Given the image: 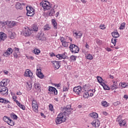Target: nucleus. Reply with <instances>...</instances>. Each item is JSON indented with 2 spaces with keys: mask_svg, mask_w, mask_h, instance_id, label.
Wrapping results in <instances>:
<instances>
[{
  "mask_svg": "<svg viewBox=\"0 0 128 128\" xmlns=\"http://www.w3.org/2000/svg\"><path fill=\"white\" fill-rule=\"evenodd\" d=\"M119 124L120 126H124L126 124V120H122Z\"/></svg>",
  "mask_w": 128,
  "mask_h": 128,
  "instance_id": "obj_37",
  "label": "nucleus"
},
{
  "mask_svg": "<svg viewBox=\"0 0 128 128\" xmlns=\"http://www.w3.org/2000/svg\"><path fill=\"white\" fill-rule=\"evenodd\" d=\"M36 38H38L40 40H41V42L44 40V34L42 32L38 34Z\"/></svg>",
  "mask_w": 128,
  "mask_h": 128,
  "instance_id": "obj_14",
  "label": "nucleus"
},
{
  "mask_svg": "<svg viewBox=\"0 0 128 128\" xmlns=\"http://www.w3.org/2000/svg\"><path fill=\"white\" fill-rule=\"evenodd\" d=\"M74 92L77 94L78 96L80 94V92H82V86H78L74 87L73 89Z\"/></svg>",
  "mask_w": 128,
  "mask_h": 128,
  "instance_id": "obj_8",
  "label": "nucleus"
},
{
  "mask_svg": "<svg viewBox=\"0 0 128 128\" xmlns=\"http://www.w3.org/2000/svg\"><path fill=\"white\" fill-rule=\"evenodd\" d=\"M10 116L12 118H14V120H18V116L14 113L11 114Z\"/></svg>",
  "mask_w": 128,
  "mask_h": 128,
  "instance_id": "obj_43",
  "label": "nucleus"
},
{
  "mask_svg": "<svg viewBox=\"0 0 128 128\" xmlns=\"http://www.w3.org/2000/svg\"><path fill=\"white\" fill-rule=\"evenodd\" d=\"M30 30L32 31V32H36L38 30V26L36 24H34L32 26Z\"/></svg>",
  "mask_w": 128,
  "mask_h": 128,
  "instance_id": "obj_19",
  "label": "nucleus"
},
{
  "mask_svg": "<svg viewBox=\"0 0 128 128\" xmlns=\"http://www.w3.org/2000/svg\"><path fill=\"white\" fill-rule=\"evenodd\" d=\"M10 118L8 117V116H4L3 118V120H4V122H7V124L8 122V121L10 120Z\"/></svg>",
  "mask_w": 128,
  "mask_h": 128,
  "instance_id": "obj_38",
  "label": "nucleus"
},
{
  "mask_svg": "<svg viewBox=\"0 0 128 128\" xmlns=\"http://www.w3.org/2000/svg\"><path fill=\"white\" fill-rule=\"evenodd\" d=\"M16 94H18V96H22V92H17Z\"/></svg>",
  "mask_w": 128,
  "mask_h": 128,
  "instance_id": "obj_64",
  "label": "nucleus"
},
{
  "mask_svg": "<svg viewBox=\"0 0 128 128\" xmlns=\"http://www.w3.org/2000/svg\"><path fill=\"white\" fill-rule=\"evenodd\" d=\"M33 52L34 54L38 55L40 54V49L35 48Z\"/></svg>",
  "mask_w": 128,
  "mask_h": 128,
  "instance_id": "obj_31",
  "label": "nucleus"
},
{
  "mask_svg": "<svg viewBox=\"0 0 128 128\" xmlns=\"http://www.w3.org/2000/svg\"><path fill=\"white\" fill-rule=\"evenodd\" d=\"M6 38H8V36H6V33L2 32H0V42H2V40L4 41L5 40H6Z\"/></svg>",
  "mask_w": 128,
  "mask_h": 128,
  "instance_id": "obj_10",
  "label": "nucleus"
},
{
  "mask_svg": "<svg viewBox=\"0 0 128 128\" xmlns=\"http://www.w3.org/2000/svg\"><path fill=\"white\" fill-rule=\"evenodd\" d=\"M0 94L1 96H8V89L6 86L0 87Z\"/></svg>",
  "mask_w": 128,
  "mask_h": 128,
  "instance_id": "obj_5",
  "label": "nucleus"
},
{
  "mask_svg": "<svg viewBox=\"0 0 128 128\" xmlns=\"http://www.w3.org/2000/svg\"><path fill=\"white\" fill-rule=\"evenodd\" d=\"M28 86H27V88L28 90H30L32 88V84L30 82H26Z\"/></svg>",
  "mask_w": 128,
  "mask_h": 128,
  "instance_id": "obj_30",
  "label": "nucleus"
},
{
  "mask_svg": "<svg viewBox=\"0 0 128 128\" xmlns=\"http://www.w3.org/2000/svg\"><path fill=\"white\" fill-rule=\"evenodd\" d=\"M113 82H114V84L111 85L110 86V90H116L118 88V84H116L118 82H116V81H114Z\"/></svg>",
  "mask_w": 128,
  "mask_h": 128,
  "instance_id": "obj_21",
  "label": "nucleus"
},
{
  "mask_svg": "<svg viewBox=\"0 0 128 128\" xmlns=\"http://www.w3.org/2000/svg\"><path fill=\"white\" fill-rule=\"evenodd\" d=\"M8 124H9V126H14V122L12 120V119L9 120Z\"/></svg>",
  "mask_w": 128,
  "mask_h": 128,
  "instance_id": "obj_34",
  "label": "nucleus"
},
{
  "mask_svg": "<svg viewBox=\"0 0 128 128\" xmlns=\"http://www.w3.org/2000/svg\"><path fill=\"white\" fill-rule=\"evenodd\" d=\"M122 117H120V116H119L116 119V122H118L119 124L122 122Z\"/></svg>",
  "mask_w": 128,
  "mask_h": 128,
  "instance_id": "obj_45",
  "label": "nucleus"
},
{
  "mask_svg": "<svg viewBox=\"0 0 128 128\" xmlns=\"http://www.w3.org/2000/svg\"><path fill=\"white\" fill-rule=\"evenodd\" d=\"M90 115L92 118L96 119L98 118V114L96 112L90 113Z\"/></svg>",
  "mask_w": 128,
  "mask_h": 128,
  "instance_id": "obj_26",
  "label": "nucleus"
},
{
  "mask_svg": "<svg viewBox=\"0 0 128 128\" xmlns=\"http://www.w3.org/2000/svg\"><path fill=\"white\" fill-rule=\"evenodd\" d=\"M26 10H27L26 15L28 16H32L34 14V9L32 6L26 7Z\"/></svg>",
  "mask_w": 128,
  "mask_h": 128,
  "instance_id": "obj_4",
  "label": "nucleus"
},
{
  "mask_svg": "<svg viewBox=\"0 0 128 128\" xmlns=\"http://www.w3.org/2000/svg\"><path fill=\"white\" fill-rule=\"evenodd\" d=\"M112 36H113V38H118L120 36V34H118V32H112Z\"/></svg>",
  "mask_w": 128,
  "mask_h": 128,
  "instance_id": "obj_28",
  "label": "nucleus"
},
{
  "mask_svg": "<svg viewBox=\"0 0 128 128\" xmlns=\"http://www.w3.org/2000/svg\"><path fill=\"white\" fill-rule=\"evenodd\" d=\"M112 44H114V46H116V38H112Z\"/></svg>",
  "mask_w": 128,
  "mask_h": 128,
  "instance_id": "obj_48",
  "label": "nucleus"
},
{
  "mask_svg": "<svg viewBox=\"0 0 128 128\" xmlns=\"http://www.w3.org/2000/svg\"><path fill=\"white\" fill-rule=\"evenodd\" d=\"M48 91L50 92H54L55 96H56V94H58V90H56V88L54 87L50 86Z\"/></svg>",
  "mask_w": 128,
  "mask_h": 128,
  "instance_id": "obj_13",
  "label": "nucleus"
},
{
  "mask_svg": "<svg viewBox=\"0 0 128 128\" xmlns=\"http://www.w3.org/2000/svg\"><path fill=\"white\" fill-rule=\"evenodd\" d=\"M122 88H126V86H128V84H126V82H122Z\"/></svg>",
  "mask_w": 128,
  "mask_h": 128,
  "instance_id": "obj_49",
  "label": "nucleus"
},
{
  "mask_svg": "<svg viewBox=\"0 0 128 128\" xmlns=\"http://www.w3.org/2000/svg\"><path fill=\"white\" fill-rule=\"evenodd\" d=\"M92 124L93 126H94V128H98V126L100 124V120H97L93 121L92 122Z\"/></svg>",
  "mask_w": 128,
  "mask_h": 128,
  "instance_id": "obj_16",
  "label": "nucleus"
},
{
  "mask_svg": "<svg viewBox=\"0 0 128 128\" xmlns=\"http://www.w3.org/2000/svg\"><path fill=\"white\" fill-rule=\"evenodd\" d=\"M50 56H56V54L54 52L50 53Z\"/></svg>",
  "mask_w": 128,
  "mask_h": 128,
  "instance_id": "obj_61",
  "label": "nucleus"
},
{
  "mask_svg": "<svg viewBox=\"0 0 128 128\" xmlns=\"http://www.w3.org/2000/svg\"><path fill=\"white\" fill-rule=\"evenodd\" d=\"M15 7L17 10H22V4L20 2H16V4L15 5Z\"/></svg>",
  "mask_w": 128,
  "mask_h": 128,
  "instance_id": "obj_25",
  "label": "nucleus"
},
{
  "mask_svg": "<svg viewBox=\"0 0 128 128\" xmlns=\"http://www.w3.org/2000/svg\"><path fill=\"white\" fill-rule=\"evenodd\" d=\"M23 34L24 36H30L32 34V30L28 28H24L23 30Z\"/></svg>",
  "mask_w": 128,
  "mask_h": 128,
  "instance_id": "obj_6",
  "label": "nucleus"
},
{
  "mask_svg": "<svg viewBox=\"0 0 128 128\" xmlns=\"http://www.w3.org/2000/svg\"><path fill=\"white\" fill-rule=\"evenodd\" d=\"M4 100V98H2L0 97V102H1L2 104H3Z\"/></svg>",
  "mask_w": 128,
  "mask_h": 128,
  "instance_id": "obj_60",
  "label": "nucleus"
},
{
  "mask_svg": "<svg viewBox=\"0 0 128 128\" xmlns=\"http://www.w3.org/2000/svg\"><path fill=\"white\" fill-rule=\"evenodd\" d=\"M4 72L5 74H8V72L6 70H4Z\"/></svg>",
  "mask_w": 128,
  "mask_h": 128,
  "instance_id": "obj_63",
  "label": "nucleus"
},
{
  "mask_svg": "<svg viewBox=\"0 0 128 128\" xmlns=\"http://www.w3.org/2000/svg\"><path fill=\"white\" fill-rule=\"evenodd\" d=\"M101 104L102 106H104L105 108H106L108 106V102L106 101H102Z\"/></svg>",
  "mask_w": 128,
  "mask_h": 128,
  "instance_id": "obj_35",
  "label": "nucleus"
},
{
  "mask_svg": "<svg viewBox=\"0 0 128 128\" xmlns=\"http://www.w3.org/2000/svg\"><path fill=\"white\" fill-rule=\"evenodd\" d=\"M62 46L64 48H68V42L65 41L62 42Z\"/></svg>",
  "mask_w": 128,
  "mask_h": 128,
  "instance_id": "obj_39",
  "label": "nucleus"
},
{
  "mask_svg": "<svg viewBox=\"0 0 128 128\" xmlns=\"http://www.w3.org/2000/svg\"><path fill=\"white\" fill-rule=\"evenodd\" d=\"M6 24L9 28H14L16 26V22L14 21H6Z\"/></svg>",
  "mask_w": 128,
  "mask_h": 128,
  "instance_id": "obj_15",
  "label": "nucleus"
},
{
  "mask_svg": "<svg viewBox=\"0 0 128 128\" xmlns=\"http://www.w3.org/2000/svg\"><path fill=\"white\" fill-rule=\"evenodd\" d=\"M40 6L43 8L44 11L48 10H50L52 8V4L48 1H42L40 3Z\"/></svg>",
  "mask_w": 128,
  "mask_h": 128,
  "instance_id": "obj_2",
  "label": "nucleus"
},
{
  "mask_svg": "<svg viewBox=\"0 0 128 128\" xmlns=\"http://www.w3.org/2000/svg\"><path fill=\"white\" fill-rule=\"evenodd\" d=\"M48 110H50V112H52L54 113V106H52V104H49Z\"/></svg>",
  "mask_w": 128,
  "mask_h": 128,
  "instance_id": "obj_33",
  "label": "nucleus"
},
{
  "mask_svg": "<svg viewBox=\"0 0 128 128\" xmlns=\"http://www.w3.org/2000/svg\"><path fill=\"white\" fill-rule=\"evenodd\" d=\"M10 54L8 52V51L6 50L4 54H3V56H5L6 58H7V56H9L10 55Z\"/></svg>",
  "mask_w": 128,
  "mask_h": 128,
  "instance_id": "obj_42",
  "label": "nucleus"
},
{
  "mask_svg": "<svg viewBox=\"0 0 128 128\" xmlns=\"http://www.w3.org/2000/svg\"><path fill=\"white\" fill-rule=\"evenodd\" d=\"M24 76H27L28 78H32V72L30 70H27L24 74Z\"/></svg>",
  "mask_w": 128,
  "mask_h": 128,
  "instance_id": "obj_11",
  "label": "nucleus"
},
{
  "mask_svg": "<svg viewBox=\"0 0 128 128\" xmlns=\"http://www.w3.org/2000/svg\"><path fill=\"white\" fill-rule=\"evenodd\" d=\"M69 48L72 54H78L80 48L74 44H70Z\"/></svg>",
  "mask_w": 128,
  "mask_h": 128,
  "instance_id": "obj_3",
  "label": "nucleus"
},
{
  "mask_svg": "<svg viewBox=\"0 0 128 128\" xmlns=\"http://www.w3.org/2000/svg\"><path fill=\"white\" fill-rule=\"evenodd\" d=\"M66 112L60 113V114H58L55 120L56 124H60L62 122H64L66 120Z\"/></svg>",
  "mask_w": 128,
  "mask_h": 128,
  "instance_id": "obj_1",
  "label": "nucleus"
},
{
  "mask_svg": "<svg viewBox=\"0 0 128 128\" xmlns=\"http://www.w3.org/2000/svg\"><path fill=\"white\" fill-rule=\"evenodd\" d=\"M64 110L66 112H70L72 110V106L70 104L67 105L64 108Z\"/></svg>",
  "mask_w": 128,
  "mask_h": 128,
  "instance_id": "obj_20",
  "label": "nucleus"
},
{
  "mask_svg": "<svg viewBox=\"0 0 128 128\" xmlns=\"http://www.w3.org/2000/svg\"><path fill=\"white\" fill-rule=\"evenodd\" d=\"M32 108H33L34 112H38V107L32 106Z\"/></svg>",
  "mask_w": 128,
  "mask_h": 128,
  "instance_id": "obj_40",
  "label": "nucleus"
},
{
  "mask_svg": "<svg viewBox=\"0 0 128 128\" xmlns=\"http://www.w3.org/2000/svg\"><path fill=\"white\" fill-rule=\"evenodd\" d=\"M56 58H59V60H62V58L66 60V56L64 54H58L56 56Z\"/></svg>",
  "mask_w": 128,
  "mask_h": 128,
  "instance_id": "obj_18",
  "label": "nucleus"
},
{
  "mask_svg": "<svg viewBox=\"0 0 128 128\" xmlns=\"http://www.w3.org/2000/svg\"><path fill=\"white\" fill-rule=\"evenodd\" d=\"M50 28H51L50 26V24H46V25H44L43 28V30H44V32H48L50 30Z\"/></svg>",
  "mask_w": 128,
  "mask_h": 128,
  "instance_id": "obj_22",
  "label": "nucleus"
},
{
  "mask_svg": "<svg viewBox=\"0 0 128 128\" xmlns=\"http://www.w3.org/2000/svg\"><path fill=\"white\" fill-rule=\"evenodd\" d=\"M53 66L55 68V70H58L60 68V62L58 61H53L52 62Z\"/></svg>",
  "mask_w": 128,
  "mask_h": 128,
  "instance_id": "obj_9",
  "label": "nucleus"
},
{
  "mask_svg": "<svg viewBox=\"0 0 128 128\" xmlns=\"http://www.w3.org/2000/svg\"><path fill=\"white\" fill-rule=\"evenodd\" d=\"M18 98V97H16V96H12V100H14V102H15L16 103V102H18V100H16V99Z\"/></svg>",
  "mask_w": 128,
  "mask_h": 128,
  "instance_id": "obj_51",
  "label": "nucleus"
},
{
  "mask_svg": "<svg viewBox=\"0 0 128 128\" xmlns=\"http://www.w3.org/2000/svg\"><path fill=\"white\" fill-rule=\"evenodd\" d=\"M97 80L98 82H99V84H100L102 86V84H104V82H102V80H102V78L100 76H98L96 77Z\"/></svg>",
  "mask_w": 128,
  "mask_h": 128,
  "instance_id": "obj_29",
  "label": "nucleus"
},
{
  "mask_svg": "<svg viewBox=\"0 0 128 128\" xmlns=\"http://www.w3.org/2000/svg\"><path fill=\"white\" fill-rule=\"evenodd\" d=\"M27 58H28V60H34V58L32 56H27Z\"/></svg>",
  "mask_w": 128,
  "mask_h": 128,
  "instance_id": "obj_59",
  "label": "nucleus"
},
{
  "mask_svg": "<svg viewBox=\"0 0 128 128\" xmlns=\"http://www.w3.org/2000/svg\"><path fill=\"white\" fill-rule=\"evenodd\" d=\"M7 50L9 54H12V48H8Z\"/></svg>",
  "mask_w": 128,
  "mask_h": 128,
  "instance_id": "obj_50",
  "label": "nucleus"
},
{
  "mask_svg": "<svg viewBox=\"0 0 128 128\" xmlns=\"http://www.w3.org/2000/svg\"><path fill=\"white\" fill-rule=\"evenodd\" d=\"M17 106L20 108H22L23 110H26V106L22 104L18 101H16V102Z\"/></svg>",
  "mask_w": 128,
  "mask_h": 128,
  "instance_id": "obj_24",
  "label": "nucleus"
},
{
  "mask_svg": "<svg viewBox=\"0 0 128 128\" xmlns=\"http://www.w3.org/2000/svg\"><path fill=\"white\" fill-rule=\"evenodd\" d=\"M119 104H120V102L117 101L116 102H114L113 103V105L114 106H118Z\"/></svg>",
  "mask_w": 128,
  "mask_h": 128,
  "instance_id": "obj_47",
  "label": "nucleus"
},
{
  "mask_svg": "<svg viewBox=\"0 0 128 128\" xmlns=\"http://www.w3.org/2000/svg\"><path fill=\"white\" fill-rule=\"evenodd\" d=\"M60 40L62 43L64 42H66V41H64V37H60Z\"/></svg>",
  "mask_w": 128,
  "mask_h": 128,
  "instance_id": "obj_53",
  "label": "nucleus"
},
{
  "mask_svg": "<svg viewBox=\"0 0 128 128\" xmlns=\"http://www.w3.org/2000/svg\"><path fill=\"white\" fill-rule=\"evenodd\" d=\"M86 58L87 60H92V54H88L86 56Z\"/></svg>",
  "mask_w": 128,
  "mask_h": 128,
  "instance_id": "obj_44",
  "label": "nucleus"
},
{
  "mask_svg": "<svg viewBox=\"0 0 128 128\" xmlns=\"http://www.w3.org/2000/svg\"><path fill=\"white\" fill-rule=\"evenodd\" d=\"M38 104V102H36V100H32V106L34 104Z\"/></svg>",
  "mask_w": 128,
  "mask_h": 128,
  "instance_id": "obj_54",
  "label": "nucleus"
},
{
  "mask_svg": "<svg viewBox=\"0 0 128 128\" xmlns=\"http://www.w3.org/2000/svg\"><path fill=\"white\" fill-rule=\"evenodd\" d=\"M73 34L76 38H80L82 36V33L80 32H73Z\"/></svg>",
  "mask_w": 128,
  "mask_h": 128,
  "instance_id": "obj_12",
  "label": "nucleus"
},
{
  "mask_svg": "<svg viewBox=\"0 0 128 128\" xmlns=\"http://www.w3.org/2000/svg\"><path fill=\"white\" fill-rule=\"evenodd\" d=\"M15 58H18V54L16 52L13 54Z\"/></svg>",
  "mask_w": 128,
  "mask_h": 128,
  "instance_id": "obj_57",
  "label": "nucleus"
},
{
  "mask_svg": "<svg viewBox=\"0 0 128 128\" xmlns=\"http://www.w3.org/2000/svg\"><path fill=\"white\" fill-rule=\"evenodd\" d=\"M101 86H103V88H104V90H110V88L104 83H102Z\"/></svg>",
  "mask_w": 128,
  "mask_h": 128,
  "instance_id": "obj_27",
  "label": "nucleus"
},
{
  "mask_svg": "<svg viewBox=\"0 0 128 128\" xmlns=\"http://www.w3.org/2000/svg\"><path fill=\"white\" fill-rule=\"evenodd\" d=\"M83 96L84 98H90V94H88V92H85Z\"/></svg>",
  "mask_w": 128,
  "mask_h": 128,
  "instance_id": "obj_36",
  "label": "nucleus"
},
{
  "mask_svg": "<svg viewBox=\"0 0 128 128\" xmlns=\"http://www.w3.org/2000/svg\"><path fill=\"white\" fill-rule=\"evenodd\" d=\"M68 89L66 86H64L63 88V92H68Z\"/></svg>",
  "mask_w": 128,
  "mask_h": 128,
  "instance_id": "obj_55",
  "label": "nucleus"
},
{
  "mask_svg": "<svg viewBox=\"0 0 128 128\" xmlns=\"http://www.w3.org/2000/svg\"><path fill=\"white\" fill-rule=\"evenodd\" d=\"M54 100L55 102H58V98H54Z\"/></svg>",
  "mask_w": 128,
  "mask_h": 128,
  "instance_id": "obj_62",
  "label": "nucleus"
},
{
  "mask_svg": "<svg viewBox=\"0 0 128 128\" xmlns=\"http://www.w3.org/2000/svg\"><path fill=\"white\" fill-rule=\"evenodd\" d=\"M36 76L40 78H44V74L42 72L40 71V69H38L36 70Z\"/></svg>",
  "mask_w": 128,
  "mask_h": 128,
  "instance_id": "obj_17",
  "label": "nucleus"
},
{
  "mask_svg": "<svg viewBox=\"0 0 128 128\" xmlns=\"http://www.w3.org/2000/svg\"><path fill=\"white\" fill-rule=\"evenodd\" d=\"M34 88H36V90H40V84L35 83L34 84Z\"/></svg>",
  "mask_w": 128,
  "mask_h": 128,
  "instance_id": "obj_32",
  "label": "nucleus"
},
{
  "mask_svg": "<svg viewBox=\"0 0 128 128\" xmlns=\"http://www.w3.org/2000/svg\"><path fill=\"white\" fill-rule=\"evenodd\" d=\"M100 27L102 28V30H104L106 28V25H100Z\"/></svg>",
  "mask_w": 128,
  "mask_h": 128,
  "instance_id": "obj_58",
  "label": "nucleus"
},
{
  "mask_svg": "<svg viewBox=\"0 0 128 128\" xmlns=\"http://www.w3.org/2000/svg\"><path fill=\"white\" fill-rule=\"evenodd\" d=\"M52 24H53L54 28V30H56L58 28V23L56 21V20L52 19Z\"/></svg>",
  "mask_w": 128,
  "mask_h": 128,
  "instance_id": "obj_23",
  "label": "nucleus"
},
{
  "mask_svg": "<svg viewBox=\"0 0 128 128\" xmlns=\"http://www.w3.org/2000/svg\"><path fill=\"white\" fill-rule=\"evenodd\" d=\"M58 5L55 4L52 8L48 12V16H54L56 14V11L54 10L58 8Z\"/></svg>",
  "mask_w": 128,
  "mask_h": 128,
  "instance_id": "obj_7",
  "label": "nucleus"
},
{
  "mask_svg": "<svg viewBox=\"0 0 128 128\" xmlns=\"http://www.w3.org/2000/svg\"><path fill=\"white\" fill-rule=\"evenodd\" d=\"M8 103L9 104L10 103V101H8V100H6V99H4V100L3 101V104H6Z\"/></svg>",
  "mask_w": 128,
  "mask_h": 128,
  "instance_id": "obj_52",
  "label": "nucleus"
},
{
  "mask_svg": "<svg viewBox=\"0 0 128 128\" xmlns=\"http://www.w3.org/2000/svg\"><path fill=\"white\" fill-rule=\"evenodd\" d=\"M70 58L71 60H74V62L76 60V56H70Z\"/></svg>",
  "mask_w": 128,
  "mask_h": 128,
  "instance_id": "obj_46",
  "label": "nucleus"
},
{
  "mask_svg": "<svg viewBox=\"0 0 128 128\" xmlns=\"http://www.w3.org/2000/svg\"><path fill=\"white\" fill-rule=\"evenodd\" d=\"M126 28V22H123L120 24V30H124Z\"/></svg>",
  "mask_w": 128,
  "mask_h": 128,
  "instance_id": "obj_41",
  "label": "nucleus"
},
{
  "mask_svg": "<svg viewBox=\"0 0 128 128\" xmlns=\"http://www.w3.org/2000/svg\"><path fill=\"white\" fill-rule=\"evenodd\" d=\"M96 44H102V41L100 40H96Z\"/></svg>",
  "mask_w": 128,
  "mask_h": 128,
  "instance_id": "obj_56",
  "label": "nucleus"
}]
</instances>
